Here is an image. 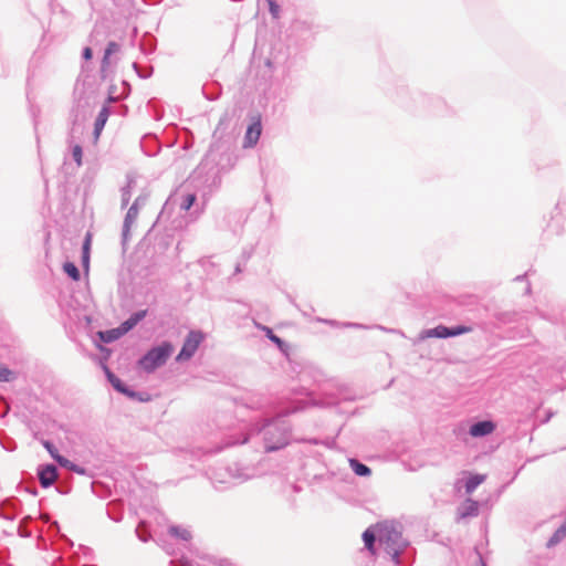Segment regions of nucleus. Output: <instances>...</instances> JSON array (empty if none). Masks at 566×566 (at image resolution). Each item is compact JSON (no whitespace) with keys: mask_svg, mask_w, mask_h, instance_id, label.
I'll return each mask as SVG.
<instances>
[{"mask_svg":"<svg viewBox=\"0 0 566 566\" xmlns=\"http://www.w3.org/2000/svg\"><path fill=\"white\" fill-rule=\"evenodd\" d=\"M485 480V475L483 474H473L471 475L465 483V491L468 494H471L481 483Z\"/></svg>","mask_w":566,"mask_h":566,"instance_id":"f8f14e48","label":"nucleus"},{"mask_svg":"<svg viewBox=\"0 0 566 566\" xmlns=\"http://www.w3.org/2000/svg\"><path fill=\"white\" fill-rule=\"evenodd\" d=\"M494 429L495 424L492 421H481L471 426L470 434L472 437H482L492 433Z\"/></svg>","mask_w":566,"mask_h":566,"instance_id":"0eeeda50","label":"nucleus"},{"mask_svg":"<svg viewBox=\"0 0 566 566\" xmlns=\"http://www.w3.org/2000/svg\"><path fill=\"white\" fill-rule=\"evenodd\" d=\"M262 132L261 120L258 117L253 123L248 127L245 136H244V148H250L256 145Z\"/></svg>","mask_w":566,"mask_h":566,"instance_id":"39448f33","label":"nucleus"},{"mask_svg":"<svg viewBox=\"0 0 566 566\" xmlns=\"http://www.w3.org/2000/svg\"><path fill=\"white\" fill-rule=\"evenodd\" d=\"M93 234L87 232L82 248V263L84 269L87 271L90 265V253L92 245Z\"/></svg>","mask_w":566,"mask_h":566,"instance_id":"1a4fd4ad","label":"nucleus"},{"mask_svg":"<svg viewBox=\"0 0 566 566\" xmlns=\"http://www.w3.org/2000/svg\"><path fill=\"white\" fill-rule=\"evenodd\" d=\"M468 505H469V510L472 512V513H475L476 510H478V504L476 502L472 501V500H468L467 501Z\"/></svg>","mask_w":566,"mask_h":566,"instance_id":"c85d7f7f","label":"nucleus"},{"mask_svg":"<svg viewBox=\"0 0 566 566\" xmlns=\"http://www.w3.org/2000/svg\"><path fill=\"white\" fill-rule=\"evenodd\" d=\"M14 379V373L6 367L4 365L0 364V381H11Z\"/></svg>","mask_w":566,"mask_h":566,"instance_id":"f3484780","label":"nucleus"},{"mask_svg":"<svg viewBox=\"0 0 566 566\" xmlns=\"http://www.w3.org/2000/svg\"><path fill=\"white\" fill-rule=\"evenodd\" d=\"M124 334H126V333L124 331H122V327L119 326L118 328H114V329L106 331V332H101L99 336L103 342L111 343V342L116 340Z\"/></svg>","mask_w":566,"mask_h":566,"instance_id":"9b49d317","label":"nucleus"},{"mask_svg":"<svg viewBox=\"0 0 566 566\" xmlns=\"http://www.w3.org/2000/svg\"><path fill=\"white\" fill-rule=\"evenodd\" d=\"M137 208L135 206H132L129 209H128V212L126 214V219H125V226L126 228L129 227L130 222L137 217Z\"/></svg>","mask_w":566,"mask_h":566,"instance_id":"6ab92c4d","label":"nucleus"},{"mask_svg":"<svg viewBox=\"0 0 566 566\" xmlns=\"http://www.w3.org/2000/svg\"><path fill=\"white\" fill-rule=\"evenodd\" d=\"M92 56H93L92 49H91V48H88V46H87V48H85V49L83 50V57H84L85 60H87V61H88V60H91V59H92Z\"/></svg>","mask_w":566,"mask_h":566,"instance_id":"cd10ccee","label":"nucleus"},{"mask_svg":"<svg viewBox=\"0 0 566 566\" xmlns=\"http://www.w3.org/2000/svg\"><path fill=\"white\" fill-rule=\"evenodd\" d=\"M349 465L357 475L366 476L371 473L370 469L367 465L358 462L355 459L349 460Z\"/></svg>","mask_w":566,"mask_h":566,"instance_id":"ddd939ff","label":"nucleus"},{"mask_svg":"<svg viewBox=\"0 0 566 566\" xmlns=\"http://www.w3.org/2000/svg\"><path fill=\"white\" fill-rule=\"evenodd\" d=\"M57 478L56 469L54 465H46L39 472V479L43 488L52 485Z\"/></svg>","mask_w":566,"mask_h":566,"instance_id":"423d86ee","label":"nucleus"},{"mask_svg":"<svg viewBox=\"0 0 566 566\" xmlns=\"http://www.w3.org/2000/svg\"><path fill=\"white\" fill-rule=\"evenodd\" d=\"M376 539L385 546L386 552L392 555V558L397 562L399 548L403 545L402 526L395 521H382L369 526L363 533V541L373 556L376 555Z\"/></svg>","mask_w":566,"mask_h":566,"instance_id":"f257e3e1","label":"nucleus"},{"mask_svg":"<svg viewBox=\"0 0 566 566\" xmlns=\"http://www.w3.org/2000/svg\"><path fill=\"white\" fill-rule=\"evenodd\" d=\"M172 352V345L164 343L160 346L150 349L145 356H143L139 359L138 365L142 369L150 373L157 367L164 365Z\"/></svg>","mask_w":566,"mask_h":566,"instance_id":"f03ea898","label":"nucleus"},{"mask_svg":"<svg viewBox=\"0 0 566 566\" xmlns=\"http://www.w3.org/2000/svg\"><path fill=\"white\" fill-rule=\"evenodd\" d=\"M196 201V196L192 195V193H189L185 197V200H184V203H182V209L185 210H189L190 207L195 203Z\"/></svg>","mask_w":566,"mask_h":566,"instance_id":"412c9836","label":"nucleus"},{"mask_svg":"<svg viewBox=\"0 0 566 566\" xmlns=\"http://www.w3.org/2000/svg\"><path fill=\"white\" fill-rule=\"evenodd\" d=\"M202 339L203 335L200 332H190L177 356V360L189 359L196 353Z\"/></svg>","mask_w":566,"mask_h":566,"instance_id":"7ed1b4c3","label":"nucleus"},{"mask_svg":"<svg viewBox=\"0 0 566 566\" xmlns=\"http://www.w3.org/2000/svg\"><path fill=\"white\" fill-rule=\"evenodd\" d=\"M44 448L49 451V453L52 455V458L55 460V457L59 455L57 450L53 447V444L49 441L43 442Z\"/></svg>","mask_w":566,"mask_h":566,"instance_id":"b1692460","label":"nucleus"},{"mask_svg":"<svg viewBox=\"0 0 566 566\" xmlns=\"http://www.w3.org/2000/svg\"><path fill=\"white\" fill-rule=\"evenodd\" d=\"M471 332L470 327L465 326H458L455 328H448L446 326H437L436 328L429 329L426 332L427 337H449V336H457L463 333Z\"/></svg>","mask_w":566,"mask_h":566,"instance_id":"20e7f679","label":"nucleus"},{"mask_svg":"<svg viewBox=\"0 0 566 566\" xmlns=\"http://www.w3.org/2000/svg\"><path fill=\"white\" fill-rule=\"evenodd\" d=\"M146 311H139V312H136L134 313L130 317H133V319L135 321V323L137 324L138 322H140L145 316H146Z\"/></svg>","mask_w":566,"mask_h":566,"instance_id":"bb28decb","label":"nucleus"},{"mask_svg":"<svg viewBox=\"0 0 566 566\" xmlns=\"http://www.w3.org/2000/svg\"><path fill=\"white\" fill-rule=\"evenodd\" d=\"M118 49H119V46L117 43H115V42L108 43V45L105 50L104 59H103V70L108 65L109 55L114 52H117Z\"/></svg>","mask_w":566,"mask_h":566,"instance_id":"dca6fc26","label":"nucleus"},{"mask_svg":"<svg viewBox=\"0 0 566 566\" xmlns=\"http://www.w3.org/2000/svg\"><path fill=\"white\" fill-rule=\"evenodd\" d=\"M109 112L107 107H103L101 112L98 113V116L94 124V140L95 143L98 140L101 133L108 119Z\"/></svg>","mask_w":566,"mask_h":566,"instance_id":"6e6552de","label":"nucleus"},{"mask_svg":"<svg viewBox=\"0 0 566 566\" xmlns=\"http://www.w3.org/2000/svg\"><path fill=\"white\" fill-rule=\"evenodd\" d=\"M63 270L64 272L70 276L72 277L74 281H78L80 280V271L77 270V268L75 266L74 263L72 262H66L64 265H63Z\"/></svg>","mask_w":566,"mask_h":566,"instance_id":"4468645a","label":"nucleus"},{"mask_svg":"<svg viewBox=\"0 0 566 566\" xmlns=\"http://www.w3.org/2000/svg\"><path fill=\"white\" fill-rule=\"evenodd\" d=\"M265 331H266V335H268V337H269L272 342H274V343H275V344H277L279 346H282L283 342H282V339H281L280 337H277L276 335H274L270 328H265Z\"/></svg>","mask_w":566,"mask_h":566,"instance_id":"393cba45","label":"nucleus"},{"mask_svg":"<svg viewBox=\"0 0 566 566\" xmlns=\"http://www.w3.org/2000/svg\"><path fill=\"white\" fill-rule=\"evenodd\" d=\"M107 376H108V380L111 381V384L113 385V387L120 391V392H126V389L124 388L122 381L119 378H117L115 375H113L112 373H107Z\"/></svg>","mask_w":566,"mask_h":566,"instance_id":"a211bd4d","label":"nucleus"},{"mask_svg":"<svg viewBox=\"0 0 566 566\" xmlns=\"http://www.w3.org/2000/svg\"><path fill=\"white\" fill-rule=\"evenodd\" d=\"M269 9L274 19L280 17V7L274 0H268Z\"/></svg>","mask_w":566,"mask_h":566,"instance_id":"aec40b11","label":"nucleus"},{"mask_svg":"<svg viewBox=\"0 0 566 566\" xmlns=\"http://www.w3.org/2000/svg\"><path fill=\"white\" fill-rule=\"evenodd\" d=\"M169 534L176 538L188 542L192 538L191 532L185 527L172 525L168 530Z\"/></svg>","mask_w":566,"mask_h":566,"instance_id":"9d476101","label":"nucleus"},{"mask_svg":"<svg viewBox=\"0 0 566 566\" xmlns=\"http://www.w3.org/2000/svg\"><path fill=\"white\" fill-rule=\"evenodd\" d=\"M55 461L59 462V464L63 468H67L72 471H75V472H78V473H83L84 471L78 469L75 464H73L71 461H69L66 458L62 457V455H57L55 457Z\"/></svg>","mask_w":566,"mask_h":566,"instance_id":"2eb2a0df","label":"nucleus"},{"mask_svg":"<svg viewBox=\"0 0 566 566\" xmlns=\"http://www.w3.org/2000/svg\"><path fill=\"white\" fill-rule=\"evenodd\" d=\"M137 324L135 323V321L133 319V317H129L127 321H125L120 327H122V331H124L125 333H127L128 331H130L134 326H136Z\"/></svg>","mask_w":566,"mask_h":566,"instance_id":"5701e85b","label":"nucleus"},{"mask_svg":"<svg viewBox=\"0 0 566 566\" xmlns=\"http://www.w3.org/2000/svg\"><path fill=\"white\" fill-rule=\"evenodd\" d=\"M566 535V525L557 530L554 537L551 539L552 542H557L559 538L564 537Z\"/></svg>","mask_w":566,"mask_h":566,"instance_id":"a878e982","label":"nucleus"},{"mask_svg":"<svg viewBox=\"0 0 566 566\" xmlns=\"http://www.w3.org/2000/svg\"><path fill=\"white\" fill-rule=\"evenodd\" d=\"M73 157L78 166L82 165V147L80 145H75L73 147Z\"/></svg>","mask_w":566,"mask_h":566,"instance_id":"4be33fe9","label":"nucleus"}]
</instances>
